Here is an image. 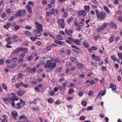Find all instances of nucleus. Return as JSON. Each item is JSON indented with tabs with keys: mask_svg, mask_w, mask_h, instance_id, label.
Listing matches in <instances>:
<instances>
[{
	"mask_svg": "<svg viewBox=\"0 0 122 122\" xmlns=\"http://www.w3.org/2000/svg\"><path fill=\"white\" fill-rule=\"evenodd\" d=\"M77 67L79 68H81L83 67V65L81 63H78L77 64Z\"/></svg>",
	"mask_w": 122,
	"mask_h": 122,
	"instance_id": "29",
	"label": "nucleus"
},
{
	"mask_svg": "<svg viewBox=\"0 0 122 122\" xmlns=\"http://www.w3.org/2000/svg\"><path fill=\"white\" fill-rule=\"evenodd\" d=\"M11 24L9 22H6V25H3V27L7 30H8L11 26Z\"/></svg>",
	"mask_w": 122,
	"mask_h": 122,
	"instance_id": "12",
	"label": "nucleus"
},
{
	"mask_svg": "<svg viewBox=\"0 0 122 122\" xmlns=\"http://www.w3.org/2000/svg\"><path fill=\"white\" fill-rule=\"evenodd\" d=\"M73 18L72 17H71L69 19H68L67 20V22L69 24L71 21L73 20Z\"/></svg>",
	"mask_w": 122,
	"mask_h": 122,
	"instance_id": "37",
	"label": "nucleus"
},
{
	"mask_svg": "<svg viewBox=\"0 0 122 122\" xmlns=\"http://www.w3.org/2000/svg\"><path fill=\"white\" fill-rule=\"evenodd\" d=\"M26 7L29 12L30 14H31L32 13V10H31L32 7L29 5H27Z\"/></svg>",
	"mask_w": 122,
	"mask_h": 122,
	"instance_id": "18",
	"label": "nucleus"
},
{
	"mask_svg": "<svg viewBox=\"0 0 122 122\" xmlns=\"http://www.w3.org/2000/svg\"><path fill=\"white\" fill-rule=\"evenodd\" d=\"M114 36H111L110 38L109 39V41L111 43L113 41L114 39Z\"/></svg>",
	"mask_w": 122,
	"mask_h": 122,
	"instance_id": "41",
	"label": "nucleus"
},
{
	"mask_svg": "<svg viewBox=\"0 0 122 122\" xmlns=\"http://www.w3.org/2000/svg\"><path fill=\"white\" fill-rule=\"evenodd\" d=\"M72 51L74 52H76V53L77 54L79 53H80V52L79 51L75 49H72Z\"/></svg>",
	"mask_w": 122,
	"mask_h": 122,
	"instance_id": "54",
	"label": "nucleus"
},
{
	"mask_svg": "<svg viewBox=\"0 0 122 122\" xmlns=\"http://www.w3.org/2000/svg\"><path fill=\"white\" fill-rule=\"evenodd\" d=\"M68 15V13L66 12H65L63 14V17L64 18H66Z\"/></svg>",
	"mask_w": 122,
	"mask_h": 122,
	"instance_id": "61",
	"label": "nucleus"
},
{
	"mask_svg": "<svg viewBox=\"0 0 122 122\" xmlns=\"http://www.w3.org/2000/svg\"><path fill=\"white\" fill-rule=\"evenodd\" d=\"M36 38H38L37 37H35L31 36L30 37V39L32 41H35L36 40Z\"/></svg>",
	"mask_w": 122,
	"mask_h": 122,
	"instance_id": "40",
	"label": "nucleus"
},
{
	"mask_svg": "<svg viewBox=\"0 0 122 122\" xmlns=\"http://www.w3.org/2000/svg\"><path fill=\"white\" fill-rule=\"evenodd\" d=\"M25 28L27 30H30L32 29V27L29 26L27 25L25 27Z\"/></svg>",
	"mask_w": 122,
	"mask_h": 122,
	"instance_id": "56",
	"label": "nucleus"
},
{
	"mask_svg": "<svg viewBox=\"0 0 122 122\" xmlns=\"http://www.w3.org/2000/svg\"><path fill=\"white\" fill-rule=\"evenodd\" d=\"M12 99H13V101H12V102H14L15 100L18 101L19 100L18 97H13V98H12Z\"/></svg>",
	"mask_w": 122,
	"mask_h": 122,
	"instance_id": "42",
	"label": "nucleus"
},
{
	"mask_svg": "<svg viewBox=\"0 0 122 122\" xmlns=\"http://www.w3.org/2000/svg\"><path fill=\"white\" fill-rule=\"evenodd\" d=\"M97 19L101 20H104L106 17V13L103 11L99 12L98 10H95Z\"/></svg>",
	"mask_w": 122,
	"mask_h": 122,
	"instance_id": "1",
	"label": "nucleus"
},
{
	"mask_svg": "<svg viewBox=\"0 0 122 122\" xmlns=\"http://www.w3.org/2000/svg\"><path fill=\"white\" fill-rule=\"evenodd\" d=\"M83 45L86 47H89L88 43L87 42L85 41L83 42Z\"/></svg>",
	"mask_w": 122,
	"mask_h": 122,
	"instance_id": "28",
	"label": "nucleus"
},
{
	"mask_svg": "<svg viewBox=\"0 0 122 122\" xmlns=\"http://www.w3.org/2000/svg\"><path fill=\"white\" fill-rule=\"evenodd\" d=\"M30 68L29 67H27L26 69L25 70V71L27 72H28L30 71Z\"/></svg>",
	"mask_w": 122,
	"mask_h": 122,
	"instance_id": "59",
	"label": "nucleus"
},
{
	"mask_svg": "<svg viewBox=\"0 0 122 122\" xmlns=\"http://www.w3.org/2000/svg\"><path fill=\"white\" fill-rule=\"evenodd\" d=\"M78 13V15L79 16L82 15L83 16H84L86 15V12L83 10L79 11Z\"/></svg>",
	"mask_w": 122,
	"mask_h": 122,
	"instance_id": "7",
	"label": "nucleus"
},
{
	"mask_svg": "<svg viewBox=\"0 0 122 122\" xmlns=\"http://www.w3.org/2000/svg\"><path fill=\"white\" fill-rule=\"evenodd\" d=\"M81 104L83 106H85L87 104L86 102L83 100L82 101Z\"/></svg>",
	"mask_w": 122,
	"mask_h": 122,
	"instance_id": "33",
	"label": "nucleus"
},
{
	"mask_svg": "<svg viewBox=\"0 0 122 122\" xmlns=\"http://www.w3.org/2000/svg\"><path fill=\"white\" fill-rule=\"evenodd\" d=\"M32 110L34 111H37L39 110V107H33L32 108Z\"/></svg>",
	"mask_w": 122,
	"mask_h": 122,
	"instance_id": "52",
	"label": "nucleus"
},
{
	"mask_svg": "<svg viewBox=\"0 0 122 122\" xmlns=\"http://www.w3.org/2000/svg\"><path fill=\"white\" fill-rule=\"evenodd\" d=\"M12 98L10 97L7 98H3V100L4 102L7 104H8L9 103H10L11 101H13Z\"/></svg>",
	"mask_w": 122,
	"mask_h": 122,
	"instance_id": "6",
	"label": "nucleus"
},
{
	"mask_svg": "<svg viewBox=\"0 0 122 122\" xmlns=\"http://www.w3.org/2000/svg\"><path fill=\"white\" fill-rule=\"evenodd\" d=\"M103 8L104 10L108 14L110 13V11L108 8L106 6L104 5L103 6Z\"/></svg>",
	"mask_w": 122,
	"mask_h": 122,
	"instance_id": "21",
	"label": "nucleus"
},
{
	"mask_svg": "<svg viewBox=\"0 0 122 122\" xmlns=\"http://www.w3.org/2000/svg\"><path fill=\"white\" fill-rule=\"evenodd\" d=\"M55 62L56 63H58V64H60V60L58 59H56L55 60Z\"/></svg>",
	"mask_w": 122,
	"mask_h": 122,
	"instance_id": "50",
	"label": "nucleus"
},
{
	"mask_svg": "<svg viewBox=\"0 0 122 122\" xmlns=\"http://www.w3.org/2000/svg\"><path fill=\"white\" fill-rule=\"evenodd\" d=\"M65 31L66 34L69 36H71L73 33V31L71 30H68L67 29H65Z\"/></svg>",
	"mask_w": 122,
	"mask_h": 122,
	"instance_id": "9",
	"label": "nucleus"
},
{
	"mask_svg": "<svg viewBox=\"0 0 122 122\" xmlns=\"http://www.w3.org/2000/svg\"><path fill=\"white\" fill-rule=\"evenodd\" d=\"M53 14V9L52 8L50 12H47L46 13V15L48 16L50 15Z\"/></svg>",
	"mask_w": 122,
	"mask_h": 122,
	"instance_id": "22",
	"label": "nucleus"
},
{
	"mask_svg": "<svg viewBox=\"0 0 122 122\" xmlns=\"http://www.w3.org/2000/svg\"><path fill=\"white\" fill-rule=\"evenodd\" d=\"M60 25L61 27V28H64L65 26V24L64 23V22L62 23Z\"/></svg>",
	"mask_w": 122,
	"mask_h": 122,
	"instance_id": "36",
	"label": "nucleus"
},
{
	"mask_svg": "<svg viewBox=\"0 0 122 122\" xmlns=\"http://www.w3.org/2000/svg\"><path fill=\"white\" fill-rule=\"evenodd\" d=\"M108 25V23H104L102 25V28L103 29V30H104Z\"/></svg>",
	"mask_w": 122,
	"mask_h": 122,
	"instance_id": "23",
	"label": "nucleus"
},
{
	"mask_svg": "<svg viewBox=\"0 0 122 122\" xmlns=\"http://www.w3.org/2000/svg\"><path fill=\"white\" fill-rule=\"evenodd\" d=\"M70 60L72 62H75L76 61V59L75 57L70 58Z\"/></svg>",
	"mask_w": 122,
	"mask_h": 122,
	"instance_id": "48",
	"label": "nucleus"
},
{
	"mask_svg": "<svg viewBox=\"0 0 122 122\" xmlns=\"http://www.w3.org/2000/svg\"><path fill=\"white\" fill-rule=\"evenodd\" d=\"M53 101V99L51 98H49L48 100V102L50 103H52Z\"/></svg>",
	"mask_w": 122,
	"mask_h": 122,
	"instance_id": "53",
	"label": "nucleus"
},
{
	"mask_svg": "<svg viewBox=\"0 0 122 122\" xmlns=\"http://www.w3.org/2000/svg\"><path fill=\"white\" fill-rule=\"evenodd\" d=\"M20 28V26L18 25H16L14 27V29L15 30H18Z\"/></svg>",
	"mask_w": 122,
	"mask_h": 122,
	"instance_id": "43",
	"label": "nucleus"
},
{
	"mask_svg": "<svg viewBox=\"0 0 122 122\" xmlns=\"http://www.w3.org/2000/svg\"><path fill=\"white\" fill-rule=\"evenodd\" d=\"M25 13L26 11L25 10H21L20 9L17 13H16L14 14V16L15 17H17V16L19 17L21 16L24 17Z\"/></svg>",
	"mask_w": 122,
	"mask_h": 122,
	"instance_id": "4",
	"label": "nucleus"
},
{
	"mask_svg": "<svg viewBox=\"0 0 122 122\" xmlns=\"http://www.w3.org/2000/svg\"><path fill=\"white\" fill-rule=\"evenodd\" d=\"M71 47L75 49H76L80 50V49L78 48L76 46L74 45H72L71 46Z\"/></svg>",
	"mask_w": 122,
	"mask_h": 122,
	"instance_id": "38",
	"label": "nucleus"
},
{
	"mask_svg": "<svg viewBox=\"0 0 122 122\" xmlns=\"http://www.w3.org/2000/svg\"><path fill=\"white\" fill-rule=\"evenodd\" d=\"M36 71L35 67H31L30 70V73L31 74H34Z\"/></svg>",
	"mask_w": 122,
	"mask_h": 122,
	"instance_id": "15",
	"label": "nucleus"
},
{
	"mask_svg": "<svg viewBox=\"0 0 122 122\" xmlns=\"http://www.w3.org/2000/svg\"><path fill=\"white\" fill-rule=\"evenodd\" d=\"M92 8L94 10H97V6L96 5H92Z\"/></svg>",
	"mask_w": 122,
	"mask_h": 122,
	"instance_id": "51",
	"label": "nucleus"
},
{
	"mask_svg": "<svg viewBox=\"0 0 122 122\" xmlns=\"http://www.w3.org/2000/svg\"><path fill=\"white\" fill-rule=\"evenodd\" d=\"M102 71H103L104 70H107L106 67L105 66H103L102 67Z\"/></svg>",
	"mask_w": 122,
	"mask_h": 122,
	"instance_id": "60",
	"label": "nucleus"
},
{
	"mask_svg": "<svg viewBox=\"0 0 122 122\" xmlns=\"http://www.w3.org/2000/svg\"><path fill=\"white\" fill-rule=\"evenodd\" d=\"M20 48H19L15 49L14 51L12 52L11 53V55L12 54H16L18 53L19 52L21 51Z\"/></svg>",
	"mask_w": 122,
	"mask_h": 122,
	"instance_id": "10",
	"label": "nucleus"
},
{
	"mask_svg": "<svg viewBox=\"0 0 122 122\" xmlns=\"http://www.w3.org/2000/svg\"><path fill=\"white\" fill-rule=\"evenodd\" d=\"M74 21L75 25V26H77L78 25V23H77V21L76 18L74 19Z\"/></svg>",
	"mask_w": 122,
	"mask_h": 122,
	"instance_id": "47",
	"label": "nucleus"
},
{
	"mask_svg": "<svg viewBox=\"0 0 122 122\" xmlns=\"http://www.w3.org/2000/svg\"><path fill=\"white\" fill-rule=\"evenodd\" d=\"M20 102H18L16 104L15 108L16 109H20L25 105V102L22 99H20Z\"/></svg>",
	"mask_w": 122,
	"mask_h": 122,
	"instance_id": "3",
	"label": "nucleus"
},
{
	"mask_svg": "<svg viewBox=\"0 0 122 122\" xmlns=\"http://www.w3.org/2000/svg\"><path fill=\"white\" fill-rule=\"evenodd\" d=\"M56 37L57 39L60 40H63V37L62 35H57Z\"/></svg>",
	"mask_w": 122,
	"mask_h": 122,
	"instance_id": "24",
	"label": "nucleus"
},
{
	"mask_svg": "<svg viewBox=\"0 0 122 122\" xmlns=\"http://www.w3.org/2000/svg\"><path fill=\"white\" fill-rule=\"evenodd\" d=\"M57 21L58 25H59L62 23L64 22V20L63 19H61L60 20L58 19V20Z\"/></svg>",
	"mask_w": 122,
	"mask_h": 122,
	"instance_id": "26",
	"label": "nucleus"
},
{
	"mask_svg": "<svg viewBox=\"0 0 122 122\" xmlns=\"http://www.w3.org/2000/svg\"><path fill=\"white\" fill-rule=\"evenodd\" d=\"M93 92L92 91H91V90L89 92V93L88 94L89 96H92V95Z\"/></svg>",
	"mask_w": 122,
	"mask_h": 122,
	"instance_id": "62",
	"label": "nucleus"
},
{
	"mask_svg": "<svg viewBox=\"0 0 122 122\" xmlns=\"http://www.w3.org/2000/svg\"><path fill=\"white\" fill-rule=\"evenodd\" d=\"M84 9L86 12L88 13L89 12L90 7L89 6L85 5L84 6Z\"/></svg>",
	"mask_w": 122,
	"mask_h": 122,
	"instance_id": "17",
	"label": "nucleus"
},
{
	"mask_svg": "<svg viewBox=\"0 0 122 122\" xmlns=\"http://www.w3.org/2000/svg\"><path fill=\"white\" fill-rule=\"evenodd\" d=\"M109 87L110 88H112V90L114 91L116 90V86L115 85H114L112 83L110 84Z\"/></svg>",
	"mask_w": 122,
	"mask_h": 122,
	"instance_id": "16",
	"label": "nucleus"
},
{
	"mask_svg": "<svg viewBox=\"0 0 122 122\" xmlns=\"http://www.w3.org/2000/svg\"><path fill=\"white\" fill-rule=\"evenodd\" d=\"M68 81H65L64 82H63L62 83V88L63 90L65 89L66 87V84H67Z\"/></svg>",
	"mask_w": 122,
	"mask_h": 122,
	"instance_id": "19",
	"label": "nucleus"
},
{
	"mask_svg": "<svg viewBox=\"0 0 122 122\" xmlns=\"http://www.w3.org/2000/svg\"><path fill=\"white\" fill-rule=\"evenodd\" d=\"M111 58L114 61H117V60L118 61V60L117 59H116L115 57L113 56H111Z\"/></svg>",
	"mask_w": 122,
	"mask_h": 122,
	"instance_id": "55",
	"label": "nucleus"
},
{
	"mask_svg": "<svg viewBox=\"0 0 122 122\" xmlns=\"http://www.w3.org/2000/svg\"><path fill=\"white\" fill-rule=\"evenodd\" d=\"M118 55L119 58L121 59H122V54L121 53H119L118 54Z\"/></svg>",
	"mask_w": 122,
	"mask_h": 122,
	"instance_id": "46",
	"label": "nucleus"
},
{
	"mask_svg": "<svg viewBox=\"0 0 122 122\" xmlns=\"http://www.w3.org/2000/svg\"><path fill=\"white\" fill-rule=\"evenodd\" d=\"M120 37L119 36H117L115 38V42H117L119 39H120Z\"/></svg>",
	"mask_w": 122,
	"mask_h": 122,
	"instance_id": "63",
	"label": "nucleus"
},
{
	"mask_svg": "<svg viewBox=\"0 0 122 122\" xmlns=\"http://www.w3.org/2000/svg\"><path fill=\"white\" fill-rule=\"evenodd\" d=\"M55 42L59 45H62V41H58V40H55Z\"/></svg>",
	"mask_w": 122,
	"mask_h": 122,
	"instance_id": "35",
	"label": "nucleus"
},
{
	"mask_svg": "<svg viewBox=\"0 0 122 122\" xmlns=\"http://www.w3.org/2000/svg\"><path fill=\"white\" fill-rule=\"evenodd\" d=\"M11 104L12 106L13 107H15V108H16V107L15 105V103L14 102H11Z\"/></svg>",
	"mask_w": 122,
	"mask_h": 122,
	"instance_id": "58",
	"label": "nucleus"
},
{
	"mask_svg": "<svg viewBox=\"0 0 122 122\" xmlns=\"http://www.w3.org/2000/svg\"><path fill=\"white\" fill-rule=\"evenodd\" d=\"M83 23L82 22H81L78 24V26L79 27H81L83 26Z\"/></svg>",
	"mask_w": 122,
	"mask_h": 122,
	"instance_id": "64",
	"label": "nucleus"
},
{
	"mask_svg": "<svg viewBox=\"0 0 122 122\" xmlns=\"http://www.w3.org/2000/svg\"><path fill=\"white\" fill-rule=\"evenodd\" d=\"M21 51H22L24 53H26L27 51L28 50L27 48L24 47H20Z\"/></svg>",
	"mask_w": 122,
	"mask_h": 122,
	"instance_id": "25",
	"label": "nucleus"
},
{
	"mask_svg": "<svg viewBox=\"0 0 122 122\" xmlns=\"http://www.w3.org/2000/svg\"><path fill=\"white\" fill-rule=\"evenodd\" d=\"M106 93V90L105 89V92H104L103 91H100L99 93H98L97 96V97H101V95L102 96H104L105 94Z\"/></svg>",
	"mask_w": 122,
	"mask_h": 122,
	"instance_id": "11",
	"label": "nucleus"
},
{
	"mask_svg": "<svg viewBox=\"0 0 122 122\" xmlns=\"http://www.w3.org/2000/svg\"><path fill=\"white\" fill-rule=\"evenodd\" d=\"M92 58L94 59L97 61H99V60L100 58L99 57L97 56H95V55L93 54L92 55Z\"/></svg>",
	"mask_w": 122,
	"mask_h": 122,
	"instance_id": "20",
	"label": "nucleus"
},
{
	"mask_svg": "<svg viewBox=\"0 0 122 122\" xmlns=\"http://www.w3.org/2000/svg\"><path fill=\"white\" fill-rule=\"evenodd\" d=\"M16 76H13V77L11 79V81L12 82L15 83L16 81V80H15V78Z\"/></svg>",
	"mask_w": 122,
	"mask_h": 122,
	"instance_id": "34",
	"label": "nucleus"
},
{
	"mask_svg": "<svg viewBox=\"0 0 122 122\" xmlns=\"http://www.w3.org/2000/svg\"><path fill=\"white\" fill-rule=\"evenodd\" d=\"M73 42L76 45H79L81 44V43H79L78 41L76 39H74Z\"/></svg>",
	"mask_w": 122,
	"mask_h": 122,
	"instance_id": "27",
	"label": "nucleus"
},
{
	"mask_svg": "<svg viewBox=\"0 0 122 122\" xmlns=\"http://www.w3.org/2000/svg\"><path fill=\"white\" fill-rule=\"evenodd\" d=\"M28 5H30L31 6H33L34 5V2L31 1H29L28 3Z\"/></svg>",
	"mask_w": 122,
	"mask_h": 122,
	"instance_id": "49",
	"label": "nucleus"
},
{
	"mask_svg": "<svg viewBox=\"0 0 122 122\" xmlns=\"http://www.w3.org/2000/svg\"><path fill=\"white\" fill-rule=\"evenodd\" d=\"M61 69V67H59L57 68L56 69V71L57 72H58L60 71Z\"/></svg>",
	"mask_w": 122,
	"mask_h": 122,
	"instance_id": "57",
	"label": "nucleus"
},
{
	"mask_svg": "<svg viewBox=\"0 0 122 122\" xmlns=\"http://www.w3.org/2000/svg\"><path fill=\"white\" fill-rule=\"evenodd\" d=\"M2 86L3 89L6 90L7 88V87L5 83H3L2 85Z\"/></svg>",
	"mask_w": 122,
	"mask_h": 122,
	"instance_id": "45",
	"label": "nucleus"
},
{
	"mask_svg": "<svg viewBox=\"0 0 122 122\" xmlns=\"http://www.w3.org/2000/svg\"><path fill=\"white\" fill-rule=\"evenodd\" d=\"M12 116L13 117V118L15 120H16V117L18 116V115L17 112L15 111H13L12 112Z\"/></svg>",
	"mask_w": 122,
	"mask_h": 122,
	"instance_id": "8",
	"label": "nucleus"
},
{
	"mask_svg": "<svg viewBox=\"0 0 122 122\" xmlns=\"http://www.w3.org/2000/svg\"><path fill=\"white\" fill-rule=\"evenodd\" d=\"M25 34L27 36H32L31 32L28 31H25Z\"/></svg>",
	"mask_w": 122,
	"mask_h": 122,
	"instance_id": "30",
	"label": "nucleus"
},
{
	"mask_svg": "<svg viewBox=\"0 0 122 122\" xmlns=\"http://www.w3.org/2000/svg\"><path fill=\"white\" fill-rule=\"evenodd\" d=\"M103 30V29L102 28V27L99 28L98 27L97 28V32H99L100 31L102 30Z\"/></svg>",
	"mask_w": 122,
	"mask_h": 122,
	"instance_id": "44",
	"label": "nucleus"
},
{
	"mask_svg": "<svg viewBox=\"0 0 122 122\" xmlns=\"http://www.w3.org/2000/svg\"><path fill=\"white\" fill-rule=\"evenodd\" d=\"M34 23L36 26V30L34 29L33 31V32L36 34L42 32L43 29L41 25L37 22H35Z\"/></svg>",
	"mask_w": 122,
	"mask_h": 122,
	"instance_id": "2",
	"label": "nucleus"
},
{
	"mask_svg": "<svg viewBox=\"0 0 122 122\" xmlns=\"http://www.w3.org/2000/svg\"><path fill=\"white\" fill-rule=\"evenodd\" d=\"M74 90L72 88H71L69 89L68 92V93L70 95L73 92Z\"/></svg>",
	"mask_w": 122,
	"mask_h": 122,
	"instance_id": "32",
	"label": "nucleus"
},
{
	"mask_svg": "<svg viewBox=\"0 0 122 122\" xmlns=\"http://www.w3.org/2000/svg\"><path fill=\"white\" fill-rule=\"evenodd\" d=\"M26 118V117L24 115H21L19 117V120H21L22 119Z\"/></svg>",
	"mask_w": 122,
	"mask_h": 122,
	"instance_id": "31",
	"label": "nucleus"
},
{
	"mask_svg": "<svg viewBox=\"0 0 122 122\" xmlns=\"http://www.w3.org/2000/svg\"><path fill=\"white\" fill-rule=\"evenodd\" d=\"M33 57L32 55H31L29 56L27 59V60L28 61L31 60L33 58Z\"/></svg>",
	"mask_w": 122,
	"mask_h": 122,
	"instance_id": "39",
	"label": "nucleus"
},
{
	"mask_svg": "<svg viewBox=\"0 0 122 122\" xmlns=\"http://www.w3.org/2000/svg\"><path fill=\"white\" fill-rule=\"evenodd\" d=\"M25 92L24 91L20 90L17 92V94L19 96H21L23 95Z\"/></svg>",
	"mask_w": 122,
	"mask_h": 122,
	"instance_id": "14",
	"label": "nucleus"
},
{
	"mask_svg": "<svg viewBox=\"0 0 122 122\" xmlns=\"http://www.w3.org/2000/svg\"><path fill=\"white\" fill-rule=\"evenodd\" d=\"M45 68H53V63L51 62V61L48 60L46 61V64L44 66Z\"/></svg>",
	"mask_w": 122,
	"mask_h": 122,
	"instance_id": "5",
	"label": "nucleus"
},
{
	"mask_svg": "<svg viewBox=\"0 0 122 122\" xmlns=\"http://www.w3.org/2000/svg\"><path fill=\"white\" fill-rule=\"evenodd\" d=\"M110 27L112 28L113 27L114 29H116L117 27V25L116 24H114L113 22H111L110 23Z\"/></svg>",
	"mask_w": 122,
	"mask_h": 122,
	"instance_id": "13",
	"label": "nucleus"
}]
</instances>
